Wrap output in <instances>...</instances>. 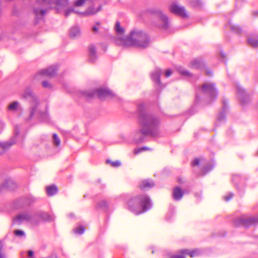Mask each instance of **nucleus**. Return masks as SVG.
Instances as JSON below:
<instances>
[{
    "label": "nucleus",
    "mask_w": 258,
    "mask_h": 258,
    "mask_svg": "<svg viewBox=\"0 0 258 258\" xmlns=\"http://www.w3.org/2000/svg\"><path fill=\"white\" fill-rule=\"evenodd\" d=\"M137 111L141 128L134 133V142L138 144L144 142L147 136L154 138L159 137L160 134L159 118L148 112L144 103L138 105Z\"/></svg>",
    "instance_id": "obj_1"
},
{
    "label": "nucleus",
    "mask_w": 258,
    "mask_h": 258,
    "mask_svg": "<svg viewBox=\"0 0 258 258\" xmlns=\"http://www.w3.org/2000/svg\"><path fill=\"white\" fill-rule=\"evenodd\" d=\"M117 45L123 47L135 46L141 48H145L149 46L150 40L149 36L145 32L135 30L126 37H116L114 39Z\"/></svg>",
    "instance_id": "obj_2"
},
{
    "label": "nucleus",
    "mask_w": 258,
    "mask_h": 258,
    "mask_svg": "<svg viewBox=\"0 0 258 258\" xmlns=\"http://www.w3.org/2000/svg\"><path fill=\"white\" fill-rule=\"evenodd\" d=\"M128 209L139 215L148 211L152 207L150 199L146 195H138L131 199L127 203Z\"/></svg>",
    "instance_id": "obj_3"
},
{
    "label": "nucleus",
    "mask_w": 258,
    "mask_h": 258,
    "mask_svg": "<svg viewBox=\"0 0 258 258\" xmlns=\"http://www.w3.org/2000/svg\"><path fill=\"white\" fill-rule=\"evenodd\" d=\"M23 97L31 102L33 104V106L31 107L30 114V118L34 115H36L37 117L42 122H47L49 121V116L47 112H40L37 110L38 107V100L36 97L30 89H27L23 94Z\"/></svg>",
    "instance_id": "obj_4"
},
{
    "label": "nucleus",
    "mask_w": 258,
    "mask_h": 258,
    "mask_svg": "<svg viewBox=\"0 0 258 258\" xmlns=\"http://www.w3.org/2000/svg\"><path fill=\"white\" fill-rule=\"evenodd\" d=\"M202 93L207 96L209 99V102L214 100L217 97L218 92L215 88V84L211 82L204 83L200 89Z\"/></svg>",
    "instance_id": "obj_5"
},
{
    "label": "nucleus",
    "mask_w": 258,
    "mask_h": 258,
    "mask_svg": "<svg viewBox=\"0 0 258 258\" xmlns=\"http://www.w3.org/2000/svg\"><path fill=\"white\" fill-rule=\"evenodd\" d=\"M96 94L101 99L107 97H113L114 96L113 92L109 89L104 88H99L84 92L85 95L90 97L94 96Z\"/></svg>",
    "instance_id": "obj_6"
},
{
    "label": "nucleus",
    "mask_w": 258,
    "mask_h": 258,
    "mask_svg": "<svg viewBox=\"0 0 258 258\" xmlns=\"http://www.w3.org/2000/svg\"><path fill=\"white\" fill-rule=\"evenodd\" d=\"M148 12L152 15L158 18L162 22L160 27L164 29H167L169 26V22L167 17L163 14L162 12L157 8H152L148 10Z\"/></svg>",
    "instance_id": "obj_7"
},
{
    "label": "nucleus",
    "mask_w": 258,
    "mask_h": 258,
    "mask_svg": "<svg viewBox=\"0 0 258 258\" xmlns=\"http://www.w3.org/2000/svg\"><path fill=\"white\" fill-rule=\"evenodd\" d=\"M101 9V7L99 6L97 10H95L93 7H89L86 11L83 13H79L75 11L73 8L69 9L65 12V17H68L72 13H76L81 16H87L89 15H93L100 11Z\"/></svg>",
    "instance_id": "obj_8"
},
{
    "label": "nucleus",
    "mask_w": 258,
    "mask_h": 258,
    "mask_svg": "<svg viewBox=\"0 0 258 258\" xmlns=\"http://www.w3.org/2000/svg\"><path fill=\"white\" fill-rule=\"evenodd\" d=\"M169 10L173 14L178 16L184 19L187 17V14L185 8L176 4H171L169 7Z\"/></svg>",
    "instance_id": "obj_9"
},
{
    "label": "nucleus",
    "mask_w": 258,
    "mask_h": 258,
    "mask_svg": "<svg viewBox=\"0 0 258 258\" xmlns=\"http://www.w3.org/2000/svg\"><path fill=\"white\" fill-rule=\"evenodd\" d=\"M34 218V215L30 212H24L18 214L13 219V223L20 224L24 221H30Z\"/></svg>",
    "instance_id": "obj_10"
},
{
    "label": "nucleus",
    "mask_w": 258,
    "mask_h": 258,
    "mask_svg": "<svg viewBox=\"0 0 258 258\" xmlns=\"http://www.w3.org/2000/svg\"><path fill=\"white\" fill-rule=\"evenodd\" d=\"M236 225H248L250 224H254L258 222L257 217H246L245 216H241L236 218L234 221Z\"/></svg>",
    "instance_id": "obj_11"
},
{
    "label": "nucleus",
    "mask_w": 258,
    "mask_h": 258,
    "mask_svg": "<svg viewBox=\"0 0 258 258\" xmlns=\"http://www.w3.org/2000/svg\"><path fill=\"white\" fill-rule=\"evenodd\" d=\"M37 3L41 6H47L49 8H52L54 3L56 6H66L68 4V0H57L53 2L52 0H37Z\"/></svg>",
    "instance_id": "obj_12"
},
{
    "label": "nucleus",
    "mask_w": 258,
    "mask_h": 258,
    "mask_svg": "<svg viewBox=\"0 0 258 258\" xmlns=\"http://www.w3.org/2000/svg\"><path fill=\"white\" fill-rule=\"evenodd\" d=\"M57 71V67L56 65L50 66L47 69H42L39 71L40 75H45L48 77H53L55 75Z\"/></svg>",
    "instance_id": "obj_13"
},
{
    "label": "nucleus",
    "mask_w": 258,
    "mask_h": 258,
    "mask_svg": "<svg viewBox=\"0 0 258 258\" xmlns=\"http://www.w3.org/2000/svg\"><path fill=\"white\" fill-rule=\"evenodd\" d=\"M237 95L238 99L242 103H246L248 101V97L244 90L239 85L236 86Z\"/></svg>",
    "instance_id": "obj_14"
},
{
    "label": "nucleus",
    "mask_w": 258,
    "mask_h": 258,
    "mask_svg": "<svg viewBox=\"0 0 258 258\" xmlns=\"http://www.w3.org/2000/svg\"><path fill=\"white\" fill-rule=\"evenodd\" d=\"M162 73V71L160 69L157 68L151 74V78L152 81L158 86H160L161 84L160 77Z\"/></svg>",
    "instance_id": "obj_15"
},
{
    "label": "nucleus",
    "mask_w": 258,
    "mask_h": 258,
    "mask_svg": "<svg viewBox=\"0 0 258 258\" xmlns=\"http://www.w3.org/2000/svg\"><path fill=\"white\" fill-rule=\"evenodd\" d=\"M15 143V142L13 140L5 142H0V155L9 149Z\"/></svg>",
    "instance_id": "obj_16"
},
{
    "label": "nucleus",
    "mask_w": 258,
    "mask_h": 258,
    "mask_svg": "<svg viewBox=\"0 0 258 258\" xmlns=\"http://www.w3.org/2000/svg\"><path fill=\"white\" fill-rule=\"evenodd\" d=\"M155 185V183L151 179H145L140 183V187L143 190L149 189Z\"/></svg>",
    "instance_id": "obj_17"
},
{
    "label": "nucleus",
    "mask_w": 258,
    "mask_h": 258,
    "mask_svg": "<svg viewBox=\"0 0 258 258\" xmlns=\"http://www.w3.org/2000/svg\"><path fill=\"white\" fill-rule=\"evenodd\" d=\"M34 216H37L40 219L44 221H48V220H53V216L49 215L48 213L44 212V211H38L37 212Z\"/></svg>",
    "instance_id": "obj_18"
},
{
    "label": "nucleus",
    "mask_w": 258,
    "mask_h": 258,
    "mask_svg": "<svg viewBox=\"0 0 258 258\" xmlns=\"http://www.w3.org/2000/svg\"><path fill=\"white\" fill-rule=\"evenodd\" d=\"M180 252L182 254L188 255H189L191 257H193L200 255L201 253V251L198 249H195L191 250H189L186 249H183L180 250Z\"/></svg>",
    "instance_id": "obj_19"
},
{
    "label": "nucleus",
    "mask_w": 258,
    "mask_h": 258,
    "mask_svg": "<svg viewBox=\"0 0 258 258\" xmlns=\"http://www.w3.org/2000/svg\"><path fill=\"white\" fill-rule=\"evenodd\" d=\"M16 186V185L13 181L11 179H9L0 186V191L5 189H13Z\"/></svg>",
    "instance_id": "obj_20"
},
{
    "label": "nucleus",
    "mask_w": 258,
    "mask_h": 258,
    "mask_svg": "<svg viewBox=\"0 0 258 258\" xmlns=\"http://www.w3.org/2000/svg\"><path fill=\"white\" fill-rule=\"evenodd\" d=\"M173 198L175 201H179L183 196V192L179 187H175L173 190Z\"/></svg>",
    "instance_id": "obj_21"
},
{
    "label": "nucleus",
    "mask_w": 258,
    "mask_h": 258,
    "mask_svg": "<svg viewBox=\"0 0 258 258\" xmlns=\"http://www.w3.org/2000/svg\"><path fill=\"white\" fill-rule=\"evenodd\" d=\"M97 56L95 47L93 45H90L89 47V61L91 62H94Z\"/></svg>",
    "instance_id": "obj_22"
},
{
    "label": "nucleus",
    "mask_w": 258,
    "mask_h": 258,
    "mask_svg": "<svg viewBox=\"0 0 258 258\" xmlns=\"http://www.w3.org/2000/svg\"><path fill=\"white\" fill-rule=\"evenodd\" d=\"M247 43L252 47L258 48V35L249 37L247 39Z\"/></svg>",
    "instance_id": "obj_23"
},
{
    "label": "nucleus",
    "mask_w": 258,
    "mask_h": 258,
    "mask_svg": "<svg viewBox=\"0 0 258 258\" xmlns=\"http://www.w3.org/2000/svg\"><path fill=\"white\" fill-rule=\"evenodd\" d=\"M81 32L79 27H72L70 31V36L72 38H75L80 35Z\"/></svg>",
    "instance_id": "obj_24"
},
{
    "label": "nucleus",
    "mask_w": 258,
    "mask_h": 258,
    "mask_svg": "<svg viewBox=\"0 0 258 258\" xmlns=\"http://www.w3.org/2000/svg\"><path fill=\"white\" fill-rule=\"evenodd\" d=\"M46 191L48 196H52L57 193V188L55 185H52L46 188Z\"/></svg>",
    "instance_id": "obj_25"
},
{
    "label": "nucleus",
    "mask_w": 258,
    "mask_h": 258,
    "mask_svg": "<svg viewBox=\"0 0 258 258\" xmlns=\"http://www.w3.org/2000/svg\"><path fill=\"white\" fill-rule=\"evenodd\" d=\"M190 65L192 68L201 69L204 66V63L201 59H195L191 62Z\"/></svg>",
    "instance_id": "obj_26"
},
{
    "label": "nucleus",
    "mask_w": 258,
    "mask_h": 258,
    "mask_svg": "<svg viewBox=\"0 0 258 258\" xmlns=\"http://www.w3.org/2000/svg\"><path fill=\"white\" fill-rule=\"evenodd\" d=\"M47 12L46 10H39L37 8L34 9V13L36 15L37 18H39V16L42 17Z\"/></svg>",
    "instance_id": "obj_27"
},
{
    "label": "nucleus",
    "mask_w": 258,
    "mask_h": 258,
    "mask_svg": "<svg viewBox=\"0 0 258 258\" xmlns=\"http://www.w3.org/2000/svg\"><path fill=\"white\" fill-rule=\"evenodd\" d=\"M224 108L220 112L218 117V121H223L225 119L226 116V105L224 101H223Z\"/></svg>",
    "instance_id": "obj_28"
},
{
    "label": "nucleus",
    "mask_w": 258,
    "mask_h": 258,
    "mask_svg": "<svg viewBox=\"0 0 258 258\" xmlns=\"http://www.w3.org/2000/svg\"><path fill=\"white\" fill-rule=\"evenodd\" d=\"M229 26L231 30L236 33H240L241 31V29L238 26L236 25H233L229 23Z\"/></svg>",
    "instance_id": "obj_29"
},
{
    "label": "nucleus",
    "mask_w": 258,
    "mask_h": 258,
    "mask_svg": "<svg viewBox=\"0 0 258 258\" xmlns=\"http://www.w3.org/2000/svg\"><path fill=\"white\" fill-rule=\"evenodd\" d=\"M178 71L179 73L182 76H187L189 78H192L194 77L193 75H192L189 72L182 68H179L178 69Z\"/></svg>",
    "instance_id": "obj_30"
},
{
    "label": "nucleus",
    "mask_w": 258,
    "mask_h": 258,
    "mask_svg": "<svg viewBox=\"0 0 258 258\" xmlns=\"http://www.w3.org/2000/svg\"><path fill=\"white\" fill-rule=\"evenodd\" d=\"M115 31L118 35L122 34L124 33V30L120 26V24L118 22H117L115 24Z\"/></svg>",
    "instance_id": "obj_31"
},
{
    "label": "nucleus",
    "mask_w": 258,
    "mask_h": 258,
    "mask_svg": "<svg viewBox=\"0 0 258 258\" xmlns=\"http://www.w3.org/2000/svg\"><path fill=\"white\" fill-rule=\"evenodd\" d=\"M53 142L56 147H58L60 144V141L56 134L52 135Z\"/></svg>",
    "instance_id": "obj_32"
},
{
    "label": "nucleus",
    "mask_w": 258,
    "mask_h": 258,
    "mask_svg": "<svg viewBox=\"0 0 258 258\" xmlns=\"http://www.w3.org/2000/svg\"><path fill=\"white\" fill-rule=\"evenodd\" d=\"M85 231V228L83 226H80L74 229V232L78 234H82Z\"/></svg>",
    "instance_id": "obj_33"
},
{
    "label": "nucleus",
    "mask_w": 258,
    "mask_h": 258,
    "mask_svg": "<svg viewBox=\"0 0 258 258\" xmlns=\"http://www.w3.org/2000/svg\"><path fill=\"white\" fill-rule=\"evenodd\" d=\"M18 102L14 101L8 106V109L10 110H15L18 107Z\"/></svg>",
    "instance_id": "obj_34"
},
{
    "label": "nucleus",
    "mask_w": 258,
    "mask_h": 258,
    "mask_svg": "<svg viewBox=\"0 0 258 258\" xmlns=\"http://www.w3.org/2000/svg\"><path fill=\"white\" fill-rule=\"evenodd\" d=\"M106 163L107 164H110L112 167H117L121 165V163L119 161H116L115 162H112L110 161L109 160H106Z\"/></svg>",
    "instance_id": "obj_35"
},
{
    "label": "nucleus",
    "mask_w": 258,
    "mask_h": 258,
    "mask_svg": "<svg viewBox=\"0 0 258 258\" xmlns=\"http://www.w3.org/2000/svg\"><path fill=\"white\" fill-rule=\"evenodd\" d=\"M232 181L235 184L236 186H238V182L241 181V177L239 175H235L233 177Z\"/></svg>",
    "instance_id": "obj_36"
},
{
    "label": "nucleus",
    "mask_w": 258,
    "mask_h": 258,
    "mask_svg": "<svg viewBox=\"0 0 258 258\" xmlns=\"http://www.w3.org/2000/svg\"><path fill=\"white\" fill-rule=\"evenodd\" d=\"M149 148L147 147H142L139 149H136L134 150L135 154H138L143 151L148 150Z\"/></svg>",
    "instance_id": "obj_37"
},
{
    "label": "nucleus",
    "mask_w": 258,
    "mask_h": 258,
    "mask_svg": "<svg viewBox=\"0 0 258 258\" xmlns=\"http://www.w3.org/2000/svg\"><path fill=\"white\" fill-rule=\"evenodd\" d=\"M213 167H214V165H210L206 167H205L203 169V171L204 172V174H203V175H204L207 173H208V172H209L210 171L212 170Z\"/></svg>",
    "instance_id": "obj_38"
},
{
    "label": "nucleus",
    "mask_w": 258,
    "mask_h": 258,
    "mask_svg": "<svg viewBox=\"0 0 258 258\" xmlns=\"http://www.w3.org/2000/svg\"><path fill=\"white\" fill-rule=\"evenodd\" d=\"M14 234L19 236H25V234L24 232L22 230H15L14 231Z\"/></svg>",
    "instance_id": "obj_39"
},
{
    "label": "nucleus",
    "mask_w": 258,
    "mask_h": 258,
    "mask_svg": "<svg viewBox=\"0 0 258 258\" xmlns=\"http://www.w3.org/2000/svg\"><path fill=\"white\" fill-rule=\"evenodd\" d=\"M86 1L87 0H77L74 3V5L77 7L82 6Z\"/></svg>",
    "instance_id": "obj_40"
},
{
    "label": "nucleus",
    "mask_w": 258,
    "mask_h": 258,
    "mask_svg": "<svg viewBox=\"0 0 258 258\" xmlns=\"http://www.w3.org/2000/svg\"><path fill=\"white\" fill-rule=\"evenodd\" d=\"M233 197V194L232 192L229 193L227 196H225L223 197L224 200L227 202L231 200Z\"/></svg>",
    "instance_id": "obj_41"
},
{
    "label": "nucleus",
    "mask_w": 258,
    "mask_h": 258,
    "mask_svg": "<svg viewBox=\"0 0 258 258\" xmlns=\"http://www.w3.org/2000/svg\"><path fill=\"white\" fill-rule=\"evenodd\" d=\"M191 5L194 7H200L201 6V3L200 1L196 0L191 3Z\"/></svg>",
    "instance_id": "obj_42"
},
{
    "label": "nucleus",
    "mask_w": 258,
    "mask_h": 258,
    "mask_svg": "<svg viewBox=\"0 0 258 258\" xmlns=\"http://www.w3.org/2000/svg\"><path fill=\"white\" fill-rule=\"evenodd\" d=\"M98 206L100 208H105L107 206V202L104 201H101L98 204Z\"/></svg>",
    "instance_id": "obj_43"
},
{
    "label": "nucleus",
    "mask_w": 258,
    "mask_h": 258,
    "mask_svg": "<svg viewBox=\"0 0 258 258\" xmlns=\"http://www.w3.org/2000/svg\"><path fill=\"white\" fill-rule=\"evenodd\" d=\"M42 85L43 87L44 88H50L51 87V85H50L49 82L46 81L42 82Z\"/></svg>",
    "instance_id": "obj_44"
},
{
    "label": "nucleus",
    "mask_w": 258,
    "mask_h": 258,
    "mask_svg": "<svg viewBox=\"0 0 258 258\" xmlns=\"http://www.w3.org/2000/svg\"><path fill=\"white\" fill-rule=\"evenodd\" d=\"M199 160L198 159H196L191 162V165L192 166H196L199 165Z\"/></svg>",
    "instance_id": "obj_45"
},
{
    "label": "nucleus",
    "mask_w": 258,
    "mask_h": 258,
    "mask_svg": "<svg viewBox=\"0 0 258 258\" xmlns=\"http://www.w3.org/2000/svg\"><path fill=\"white\" fill-rule=\"evenodd\" d=\"M3 249V245L1 242H0V258H5V255L2 251Z\"/></svg>",
    "instance_id": "obj_46"
},
{
    "label": "nucleus",
    "mask_w": 258,
    "mask_h": 258,
    "mask_svg": "<svg viewBox=\"0 0 258 258\" xmlns=\"http://www.w3.org/2000/svg\"><path fill=\"white\" fill-rule=\"evenodd\" d=\"M172 74V71L170 70H167L165 72V75L166 77H169Z\"/></svg>",
    "instance_id": "obj_47"
},
{
    "label": "nucleus",
    "mask_w": 258,
    "mask_h": 258,
    "mask_svg": "<svg viewBox=\"0 0 258 258\" xmlns=\"http://www.w3.org/2000/svg\"><path fill=\"white\" fill-rule=\"evenodd\" d=\"M34 252L32 250H29L28 251V256L29 258H32L33 256Z\"/></svg>",
    "instance_id": "obj_48"
},
{
    "label": "nucleus",
    "mask_w": 258,
    "mask_h": 258,
    "mask_svg": "<svg viewBox=\"0 0 258 258\" xmlns=\"http://www.w3.org/2000/svg\"><path fill=\"white\" fill-rule=\"evenodd\" d=\"M5 127V123L0 119V130L2 131Z\"/></svg>",
    "instance_id": "obj_49"
},
{
    "label": "nucleus",
    "mask_w": 258,
    "mask_h": 258,
    "mask_svg": "<svg viewBox=\"0 0 258 258\" xmlns=\"http://www.w3.org/2000/svg\"><path fill=\"white\" fill-rule=\"evenodd\" d=\"M170 258H185L184 255H175L172 256Z\"/></svg>",
    "instance_id": "obj_50"
},
{
    "label": "nucleus",
    "mask_w": 258,
    "mask_h": 258,
    "mask_svg": "<svg viewBox=\"0 0 258 258\" xmlns=\"http://www.w3.org/2000/svg\"><path fill=\"white\" fill-rule=\"evenodd\" d=\"M29 198L30 199V201L27 202V204H31V203H33V202H34V199L33 198H32V197H29Z\"/></svg>",
    "instance_id": "obj_51"
},
{
    "label": "nucleus",
    "mask_w": 258,
    "mask_h": 258,
    "mask_svg": "<svg viewBox=\"0 0 258 258\" xmlns=\"http://www.w3.org/2000/svg\"><path fill=\"white\" fill-rule=\"evenodd\" d=\"M92 31L94 32H97L98 31V28L97 26H94L92 28Z\"/></svg>",
    "instance_id": "obj_52"
},
{
    "label": "nucleus",
    "mask_w": 258,
    "mask_h": 258,
    "mask_svg": "<svg viewBox=\"0 0 258 258\" xmlns=\"http://www.w3.org/2000/svg\"><path fill=\"white\" fill-rule=\"evenodd\" d=\"M206 74H207V75L208 76H211V75H212V71H210V70H207V72H206Z\"/></svg>",
    "instance_id": "obj_53"
},
{
    "label": "nucleus",
    "mask_w": 258,
    "mask_h": 258,
    "mask_svg": "<svg viewBox=\"0 0 258 258\" xmlns=\"http://www.w3.org/2000/svg\"><path fill=\"white\" fill-rule=\"evenodd\" d=\"M253 15L255 17H258V11H254L253 12Z\"/></svg>",
    "instance_id": "obj_54"
},
{
    "label": "nucleus",
    "mask_w": 258,
    "mask_h": 258,
    "mask_svg": "<svg viewBox=\"0 0 258 258\" xmlns=\"http://www.w3.org/2000/svg\"><path fill=\"white\" fill-rule=\"evenodd\" d=\"M18 131H17V129H16L15 131V138H17L18 136Z\"/></svg>",
    "instance_id": "obj_55"
},
{
    "label": "nucleus",
    "mask_w": 258,
    "mask_h": 258,
    "mask_svg": "<svg viewBox=\"0 0 258 258\" xmlns=\"http://www.w3.org/2000/svg\"><path fill=\"white\" fill-rule=\"evenodd\" d=\"M220 55H221V57L223 58H224L225 57V55L224 53V52H220Z\"/></svg>",
    "instance_id": "obj_56"
},
{
    "label": "nucleus",
    "mask_w": 258,
    "mask_h": 258,
    "mask_svg": "<svg viewBox=\"0 0 258 258\" xmlns=\"http://www.w3.org/2000/svg\"><path fill=\"white\" fill-rule=\"evenodd\" d=\"M198 99H199V96L197 95L196 96V100H198Z\"/></svg>",
    "instance_id": "obj_57"
},
{
    "label": "nucleus",
    "mask_w": 258,
    "mask_h": 258,
    "mask_svg": "<svg viewBox=\"0 0 258 258\" xmlns=\"http://www.w3.org/2000/svg\"><path fill=\"white\" fill-rule=\"evenodd\" d=\"M178 181H179V182H180V183H181V181H180V179H178Z\"/></svg>",
    "instance_id": "obj_58"
},
{
    "label": "nucleus",
    "mask_w": 258,
    "mask_h": 258,
    "mask_svg": "<svg viewBox=\"0 0 258 258\" xmlns=\"http://www.w3.org/2000/svg\"><path fill=\"white\" fill-rule=\"evenodd\" d=\"M97 25H100V24H99V23H97Z\"/></svg>",
    "instance_id": "obj_59"
},
{
    "label": "nucleus",
    "mask_w": 258,
    "mask_h": 258,
    "mask_svg": "<svg viewBox=\"0 0 258 258\" xmlns=\"http://www.w3.org/2000/svg\"><path fill=\"white\" fill-rule=\"evenodd\" d=\"M257 155H258V150H257Z\"/></svg>",
    "instance_id": "obj_60"
}]
</instances>
